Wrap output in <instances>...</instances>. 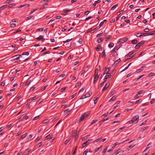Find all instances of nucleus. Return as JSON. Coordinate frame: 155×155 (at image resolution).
<instances>
[{
    "label": "nucleus",
    "instance_id": "1",
    "mask_svg": "<svg viewBox=\"0 0 155 155\" xmlns=\"http://www.w3.org/2000/svg\"><path fill=\"white\" fill-rule=\"evenodd\" d=\"M107 69L104 71V74H106V75H105L104 79H107L108 78H112V75L111 74L109 73L108 72L110 71V67L108 68V71L107 72H106L107 71Z\"/></svg>",
    "mask_w": 155,
    "mask_h": 155
},
{
    "label": "nucleus",
    "instance_id": "2",
    "mask_svg": "<svg viewBox=\"0 0 155 155\" xmlns=\"http://www.w3.org/2000/svg\"><path fill=\"white\" fill-rule=\"evenodd\" d=\"M21 57L22 56L21 55H16L15 56H12L10 57V61L13 62L14 61L18 59Z\"/></svg>",
    "mask_w": 155,
    "mask_h": 155
},
{
    "label": "nucleus",
    "instance_id": "3",
    "mask_svg": "<svg viewBox=\"0 0 155 155\" xmlns=\"http://www.w3.org/2000/svg\"><path fill=\"white\" fill-rule=\"evenodd\" d=\"M136 54V53L135 51H131L130 52H129L128 54H126L125 55V56L126 57H131V58H132L134 56V55ZM131 59V58H129L127 59V60H128Z\"/></svg>",
    "mask_w": 155,
    "mask_h": 155
},
{
    "label": "nucleus",
    "instance_id": "4",
    "mask_svg": "<svg viewBox=\"0 0 155 155\" xmlns=\"http://www.w3.org/2000/svg\"><path fill=\"white\" fill-rule=\"evenodd\" d=\"M10 0H7L5 2V4H8L5 5L0 7V10H1L3 9V8H6L7 7H10Z\"/></svg>",
    "mask_w": 155,
    "mask_h": 155
},
{
    "label": "nucleus",
    "instance_id": "5",
    "mask_svg": "<svg viewBox=\"0 0 155 155\" xmlns=\"http://www.w3.org/2000/svg\"><path fill=\"white\" fill-rule=\"evenodd\" d=\"M144 41H141L139 42L137 45L135 46V48L136 49H137L139 48L142 45L144 44Z\"/></svg>",
    "mask_w": 155,
    "mask_h": 155
},
{
    "label": "nucleus",
    "instance_id": "6",
    "mask_svg": "<svg viewBox=\"0 0 155 155\" xmlns=\"http://www.w3.org/2000/svg\"><path fill=\"white\" fill-rule=\"evenodd\" d=\"M139 116L138 115H136L133 117L132 120L134 123H137L139 120Z\"/></svg>",
    "mask_w": 155,
    "mask_h": 155
},
{
    "label": "nucleus",
    "instance_id": "7",
    "mask_svg": "<svg viewBox=\"0 0 155 155\" xmlns=\"http://www.w3.org/2000/svg\"><path fill=\"white\" fill-rule=\"evenodd\" d=\"M128 39L127 37H125L123 38H120L119 39V41L121 43H124L127 41Z\"/></svg>",
    "mask_w": 155,
    "mask_h": 155
},
{
    "label": "nucleus",
    "instance_id": "8",
    "mask_svg": "<svg viewBox=\"0 0 155 155\" xmlns=\"http://www.w3.org/2000/svg\"><path fill=\"white\" fill-rule=\"evenodd\" d=\"M93 140V139H91L89 140L88 141H87L84 143H83L82 145V147L81 148H83L85 147V146H87L88 144L89 143V141H91Z\"/></svg>",
    "mask_w": 155,
    "mask_h": 155
},
{
    "label": "nucleus",
    "instance_id": "9",
    "mask_svg": "<svg viewBox=\"0 0 155 155\" xmlns=\"http://www.w3.org/2000/svg\"><path fill=\"white\" fill-rule=\"evenodd\" d=\"M110 84L109 83H107L105 85L104 87L102 89V91H104L106 90L108 87L110 85Z\"/></svg>",
    "mask_w": 155,
    "mask_h": 155
},
{
    "label": "nucleus",
    "instance_id": "10",
    "mask_svg": "<svg viewBox=\"0 0 155 155\" xmlns=\"http://www.w3.org/2000/svg\"><path fill=\"white\" fill-rule=\"evenodd\" d=\"M10 84H11L12 85V87H15L17 86L18 84L17 83L15 82V80L13 82H11Z\"/></svg>",
    "mask_w": 155,
    "mask_h": 155
},
{
    "label": "nucleus",
    "instance_id": "11",
    "mask_svg": "<svg viewBox=\"0 0 155 155\" xmlns=\"http://www.w3.org/2000/svg\"><path fill=\"white\" fill-rule=\"evenodd\" d=\"M86 119V118L84 117V116L82 114L80 117L79 119V121L81 122L83 120H85Z\"/></svg>",
    "mask_w": 155,
    "mask_h": 155
},
{
    "label": "nucleus",
    "instance_id": "12",
    "mask_svg": "<svg viewBox=\"0 0 155 155\" xmlns=\"http://www.w3.org/2000/svg\"><path fill=\"white\" fill-rule=\"evenodd\" d=\"M98 78V75L96 76H95V75H94V81H93L94 84L96 83V81H97Z\"/></svg>",
    "mask_w": 155,
    "mask_h": 155
},
{
    "label": "nucleus",
    "instance_id": "13",
    "mask_svg": "<svg viewBox=\"0 0 155 155\" xmlns=\"http://www.w3.org/2000/svg\"><path fill=\"white\" fill-rule=\"evenodd\" d=\"M37 40H41L42 41H44L45 40V39L44 38V36L42 35H40L38 37H37L36 38Z\"/></svg>",
    "mask_w": 155,
    "mask_h": 155
},
{
    "label": "nucleus",
    "instance_id": "14",
    "mask_svg": "<svg viewBox=\"0 0 155 155\" xmlns=\"http://www.w3.org/2000/svg\"><path fill=\"white\" fill-rule=\"evenodd\" d=\"M27 133H25L22 135H21V137L20 138V140H22L24 138L26 137L27 136Z\"/></svg>",
    "mask_w": 155,
    "mask_h": 155
},
{
    "label": "nucleus",
    "instance_id": "15",
    "mask_svg": "<svg viewBox=\"0 0 155 155\" xmlns=\"http://www.w3.org/2000/svg\"><path fill=\"white\" fill-rule=\"evenodd\" d=\"M90 113L88 112H86L83 114L84 117L87 118L90 114Z\"/></svg>",
    "mask_w": 155,
    "mask_h": 155
},
{
    "label": "nucleus",
    "instance_id": "16",
    "mask_svg": "<svg viewBox=\"0 0 155 155\" xmlns=\"http://www.w3.org/2000/svg\"><path fill=\"white\" fill-rule=\"evenodd\" d=\"M136 35L137 37H138L143 36V34L140 33H137L136 34Z\"/></svg>",
    "mask_w": 155,
    "mask_h": 155
},
{
    "label": "nucleus",
    "instance_id": "17",
    "mask_svg": "<svg viewBox=\"0 0 155 155\" xmlns=\"http://www.w3.org/2000/svg\"><path fill=\"white\" fill-rule=\"evenodd\" d=\"M101 48V45H97V47L95 48V49L97 51H99L100 50Z\"/></svg>",
    "mask_w": 155,
    "mask_h": 155
},
{
    "label": "nucleus",
    "instance_id": "18",
    "mask_svg": "<svg viewBox=\"0 0 155 155\" xmlns=\"http://www.w3.org/2000/svg\"><path fill=\"white\" fill-rule=\"evenodd\" d=\"M108 147V146H107L106 147V148H105L103 152H102V155H104L105 154V153L107 150V148Z\"/></svg>",
    "mask_w": 155,
    "mask_h": 155
},
{
    "label": "nucleus",
    "instance_id": "19",
    "mask_svg": "<svg viewBox=\"0 0 155 155\" xmlns=\"http://www.w3.org/2000/svg\"><path fill=\"white\" fill-rule=\"evenodd\" d=\"M118 6L117 4H116L115 5H114V6H113L111 8V10H114Z\"/></svg>",
    "mask_w": 155,
    "mask_h": 155
},
{
    "label": "nucleus",
    "instance_id": "20",
    "mask_svg": "<svg viewBox=\"0 0 155 155\" xmlns=\"http://www.w3.org/2000/svg\"><path fill=\"white\" fill-rule=\"evenodd\" d=\"M98 69H96L95 71V74L94 75L95 76H97L98 75Z\"/></svg>",
    "mask_w": 155,
    "mask_h": 155
},
{
    "label": "nucleus",
    "instance_id": "21",
    "mask_svg": "<svg viewBox=\"0 0 155 155\" xmlns=\"http://www.w3.org/2000/svg\"><path fill=\"white\" fill-rule=\"evenodd\" d=\"M114 46V44L112 42H110L108 45V47L109 48H112Z\"/></svg>",
    "mask_w": 155,
    "mask_h": 155
},
{
    "label": "nucleus",
    "instance_id": "22",
    "mask_svg": "<svg viewBox=\"0 0 155 155\" xmlns=\"http://www.w3.org/2000/svg\"><path fill=\"white\" fill-rule=\"evenodd\" d=\"M116 98V97L115 96H114L112 98H111V99L109 101L111 102V101H113Z\"/></svg>",
    "mask_w": 155,
    "mask_h": 155
},
{
    "label": "nucleus",
    "instance_id": "23",
    "mask_svg": "<svg viewBox=\"0 0 155 155\" xmlns=\"http://www.w3.org/2000/svg\"><path fill=\"white\" fill-rule=\"evenodd\" d=\"M111 37V36L110 35H107L106 37L105 38V40L106 41H107V40L109 39Z\"/></svg>",
    "mask_w": 155,
    "mask_h": 155
},
{
    "label": "nucleus",
    "instance_id": "24",
    "mask_svg": "<svg viewBox=\"0 0 155 155\" xmlns=\"http://www.w3.org/2000/svg\"><path fill=\"white\" fill-rule=\"evenodd\" d=\"M120 61V59L119 58V59L117 60L114 62V64H117Z\"/></svg>",
    "mask_w": 155,
    "mask_h": 155
},
{
    "label": "nucleus",
    "instance_id": "25",
    "mask_svg": "<svg viewBox=\"0 0 155 155\" xmlns=\"http://www.w3.org/2000/svg\"><path fill=\"white\" fill-rule=\"evenodd\" d=\"M71 139L70 138H68L64 141V144H67L70 141Z\"/></svg>",
    "mask_w": 155,
    "mask_h": 155
},
{
    "label": "nucleus",
    "instance_id": "26",
    "mask_svg": "<svg viewBox=\"0 0 155 155\" xmlns=\"http://www.w3.org/2000/svg\"><path fill=\"white\" fill-rule=\"evenodd\" d=\"M131 42L133 44H136L137 43V41L136 39H134Z\"/></svg>",
    "mask_w": 155,
    "mask_h": 155
},
{
    "label": "nucleus",
    "instance_id": "27",
    "mask_svg": "<svg viewBox=\"0 0 155 155\" xmlns=\"http://www.w3.org/2000/svg\"><path fill=\"white\" fill-rule=\"evenodd\" d=\"M98 99L97 97H96L94 98V103L95 104H96L97 102V99Z\"/></svg>",
    "mask_w": 155,
    "mask_h": 155
},
{
    "label": "nucleus",
    "instance_id": "28",
    "mask_svg": "<svg viewBox=\"0 0 155 155\" xmlns=\"http://www.w3.org/2000/svg\"><path fill=\"white\" fill-rule=\"evenodd\" d=\"M50 52L49 51H47L46 52H45L43 53L42 54H41V56H43L45 55L46 54H50Z\"/></svg>",
    "mask_w": 155,
    "mask_h": 155
},
{
    "label": "nucleus",
    "instance_id": "29",
    "mask_svg": "<svg viewBox=\"0 0 155 155\" xmlns=\"http://www.w3.org/2000/svg\"><path fill=\"white\" fill-rule=\"evenodd\" d=\"M103 40V38H98L97 41L98 43H100Z\"/></svg>",
    "mask_w": 155,
    "mask_h": 155
},
{
    "label": "nucleus",
    "instance_id": "30",
    "mask_svg": "<svg viewBox=\"0 0 155 155\" xmlns=\"http://www.w3.org/2000/svg\"><path fill=\"white\" fill-rule=\"evenodd\" d=\"M101 55L102 56V57H105L106 56V54H105V52L104 50L103 51V52L102 53V54H101Z\"/></svg>",
    "mask_w": 155,
    "mask_h": 155
},
{
    "label": "nucleus",
    "instance_id": "31",
    "mask_svg": "<svg viewBox=\"0 0 155 155\" xmlns=\"http://www.w3.org/2000/svg\"><path fill=\"white\" fill-rule=\"evenodd\" d=\"M16 25L15 23L11 24L10 23V27L14 28L16 26Z\"/></svg>",
    "mask_w": 155,
    "mask_h": 155
},
{
    "label": "nucleus",
    "instance_id": "32",
    "mask_svg": "<svg viewBox=\"0 0 155 155\" xmlns=\"http://www.w3.org/2000/svg\"><path fill=\"white\" fill-rule=\"evenodd\" d=\"M72 40V38L71 39H68L66 40V41H63V43H66L67 42H68Z\"/></svg>",
    "mask_w": 155,
    "mask_h": 155
},
{
    "label": "nucleus",
    "instance_id": "33",
    "mask_svg": "<svg viewBox=\"0 0 155 155\" xmlns=\"http://www.w3.org/2000/svg\"><path fill=\"white\" fill-rule=\"evenodd\" d=\"M148 128V126H146L144 127H143L141 129V131H143L144 130H145L147 129V128Z\"/></svg>",
    "mask_w": 155,
    "mask_h": 155
},
{
    "label": "nucleus",
    "instance_id": "34",
    "mask_svg": "<svg viewBox=\"0 0 155 155\" xmlns=\"http://www.w3.org/2000/svg\"><path fill=\"white\" fill-rule=\"evenodd\" d=\"M142 100H141L140 99L136 101V102H135V104H138L140 103H141L142 102Z\"/></svg>",
    "mask_w": 155,
    "mask_h": 155
},
{
    "label": "nucleus",
    "instance_id": "35",
    "mask_svg": "<svg viewBox=\"0 0 155 155\" xmlns=\"http://www.w3.org/2000/svg\"><path fill=\"white\" fill-rule=\"evenodd\" d=\"M155 74L154 73L151 72L149 74L148 76V77H150L151 76H153Z\"/></svg>",
    "mask_w": 155,
    "mask_h": 155
},
{
    "label": "nucleus",
    "instance_id": "36",
    "mask_svg": "<svg viewBox=\"0 0 155 155\" xmlns=\"http://www.w3.org/2000/svg\"><path fill=\"white\" fill-rule=\"evenodd\" d=\"M93 31V30H92V28H90V29H88L87 31V32L88 33V32H91V33H93L94 32V31L92 32Z\"/></svg>",
    "mask_w": 155,
    "mask_h": 155
},
{
    "label": "nucleus",
    "instance_id": "37",
    "mask_svg": "<svg viewBox=\"0 0 155 155\" xmlns=\"http://www.w3.org/2000/svg\"><path fill=\"white\" fill-rule=\"evenodd\" d=\"M120 149H118L114 153V154L115 155H117L119 153H120Z\"/></svg>",
    "mask_w": 155,
    "mask_h": 155
},
{
    "label": "nucleus",
    "instance_id": "38",
    "mask_svg": "<svg viewBox=\"0 0 155 155\" xmlns=\"http://www.w3.org/2000/svg\"><path fill=\"white\" fill-rule=\"evenodd\" d=\"M45 5H47V4H45V5L41 6L40 7V9H43L45 8H46V7H45Z\"/></svg>",
    "mask_w": 155,
    "mask_h": 155
},
{
    "label": "nucleus",
    "instance_id": "39",
    "mask_svg": "<svg viewBox=\"0 0 155 155\" xmlns=\"http://www.w3.org/2000/svg\"><path fill=\"white\" fill-rule=\"evenodd\" d=\"M97 121V120H94L92 121L91 124V125H92V124L96 123Z\"/></svg>",
    "mask_w": 155,
    "mask_h": 155
},
{
    "label": "nucleus",
    "instance_id": "40",
    "mask_svg": "<svg viewBox=\"0 0 155 155\" xmlns=\"http://www.w3.org/2000/svg\"><path fill=\"white\" fill-rule=\"evenodd\" d=\"M48 121H49V120H44L42 122V123L43 124H46V123H48Z\"/></svg>",
    "mask_w": 155,
    "mask_h": 155
},
{
    "label": "nucleus",
    "instance_id": "41",
    "mask_svg": "<svg viewBox=\"0 0 155 155\" xmlns=\"http://www.w3.org/2000/svg\"><path fill=\"white\" fill-rule=\"evenodd\" d=\"M105 81V80L103 82H102L101 84H100L99 85V87H102L104 85V82Z\"/></svg>",
    "mask_w": 155,
    "mask_h": 155
},
{
    "label": "nucleus",
    "instance_id": "42",
    "mask_svg": "<svg viewBox=\"0 0 155 155\" xmlns=\"http://www.w3.org/2000/svg\"><path fill=\"white\" fill-rule=\"evenodd\" d=\"M155 33V31H153L151 32L148 33V35H153Z\"/></svg>",
    "mask_w": 155,
    "mask_h": 155
},
{
    "label": "nucleus",
    "instance_id": "43",
    "mask_svg": "<svg viewBox=\"0 0 155 155\" xmlns=\"http://www.w3.org/2000/svg\"><path fill=\"white\" fill-rule=\"evenodd\" d=\"M83 40L81 38H79V40L78 41V42L79 44H81Z\"/></svg>",
    "mask_w": 155,
    "mask_h": 155
},
{
    "label": "nucleus",
    "instance_id": "44",
    "mask_svg": "<svg viewBox=\"0 0 155 155\" xmlns=\"http://www.w3.org/2000/svg\"><path fill=\"white\" fill-rule=\"evenodd\" d=\"M29 54V53L28 52H24L22 54V55H28Z\"/></svg>",
    "mask_w": 155,
    "mask_h": 155
},
{
    "label": "nucleus",
    "instance_id": "45",
    "mask_svg": "<svg viewBox=\"0 0 155 155\" xmlns=\"http://www.w3.org/2000/svg\"><path fill=\"white\" fill-rule=\"evenodd\" d=\"M39 118V116H36V117H34V118L33 119V120H37V119H38Z\"/></svg>",
    "mask_w": 155,
    "mask_h": 155
},
{
    "label": "nucleus",
    "instance_id": "46",
    "mask_svg": "<svg viewBox=\"0 0 155 155\" xmlns=\"http://www.w3.org/2000/svg\"><path fill=\"white\" fill-rule=\"evenodd\" d=\"M43 31V28H38L37 30V31Z\"/></svg>",
    "mask_w": 155,
    "mask_h": 155
},
{
    "label": "nucleus",
    "instance_id": "47",
    "mask_svg": "<svg viewBox=\"0 0 155 155\" xmlns=\"http://www.w3.org/2000/svg\"><path fill=\"white\" fill-rule=\"evenodd\" d=\"M50 134H49L46 136V137H45V139L46 140H48L49 139H50Z\"/></svg>",
    "mask_w": 155,
    "mask_h": 155
},
{
    "label": "nucleus",
    "instance_id": "48",
    "mask_svg": "<svg viewBox=\"0 0 155 155\" xmlns=\"http://www.w3.org/2000/svg\"><path fill=\"white\" fill-rule=\"evenodd\" d=\"M5 81H2L1 83V86H4L5 85Z\"/></svg>",
    "mask_w": 155,
    "mask_h": 155
},
{
    "label": "nucleus",
    "instance_id": "49",
    "mask_svg": "<svg viewBox=\"0 0 155 155\" xmlns=\"http://www.w3.org/2000/svg\"><path fill=\"white\" fill-rule=\"evenodd\" d=\"M24 117V116L23 115L21 117L19 118L18 120L19 121L21 120Z\"/></svg>",
    "mask_w": 155,
    "mask_h": 155
},
{
    "label": "nucleus",
    "instance_id": "50",
    "mask_svg": "<svg viewBox=\"0 0 155 155\" xmlns=\"http://www.w3.org/2000/svg\"><path fill=\"white\" fill-rule=\"evenodd\" d=\"M87 150L88 149H87L84 152L83 155H87L88 152Z\"/></svg>",
    "mask_w": 155,
    "mask_h": 155
},
{
    "label": "nucleus",
    "instance_id": "51",
    "mask_svg": "<svg viewBox=\"0 0 155 155\" xmlns=\"http://www.w3.org/2000/svg\"><path fill=\"white\" fill-rule=\"evenodd\" d=\"M66 89V87H64L61 89V92H63Z\"/></svg>",
    "mask_w": 155,
    "mask_h": 155
},
{
    "label": "nucleus",
    "instance_id": "52",
    "mask_svg": "<svg viewBox=\"0 0 155 155\" xmlns=\"http://www.w3.org/2000/svg\"><path fill=\"white\" fill-rule=\"evenodd\" d=\"M118 49H117V48H114L112 51L113 52H115Z\"/></svg>",
    "mask_w": 155,
    "mask_h": 155
},
{
    "label": "nucleus",
    "instance_id": "53",
    "mask_svg": "<svg viewBox=\"0 0 155 155\" xmlns=\"http://www.w3.org/2000/svg\"><path fill=\"white\" fill-rule=\"evenodd\" d=\"M140 97V96L139 95V94H137L135 97V99L138 98Z\"/></svg>",
    "mask_w": 155,
    "mask_h": 155
},
{
    "label": "nucleus",
    "instance_id": "54",
    "mask_svg": "<svg viewBox=\"0 0 155 155\" xmlns=\"http://www.w3.org/2000/svg\"><path fill=\"white\" fill-rule=\"evenodd\" d=\"M90 12V11H86L84 13V15H87Z\"/></svg>",
    "mask_w": 155,
    "mask_h": 155
},
{
    "label": "nucleus",
    "instance_id": "55",
    "mask_svg": "<svg viewBox=\"0 0 155 155\" xmlns=\"http://www.w3.org/2000/svg\"><path fill=\"white\" fill-rule=\"evenodd\" d=\"M18 49V48H13L12 49V51H11L12 52H13L14 51H15L17 49Z\"/></svg>",
    "mask_w": 155,
    "mask_h": 155
},
{
    "label": "nucleus",
    "instance_id": "56",
    "mask_svg": "<svg viewBox=\"0 0 155 155\" xmlns=\"http://www.w3.org/2000/svg\"><path fill=\"white\" fill-rule=\"evenodd\" d=\"M109 119V117H107V118H106V119H103L102 120V121H101L104 122L105 121H106V120H108Z\"/></svg>",
    "mask_w": 155,
    "mask_h": 155
},
{
    "label": "nucleus",
    "instance_id": "57",
    "mask_svg": "<svg viewBox=\"0 0 155 155\" xmlns=\"http://www.w3.org/2000/svg\"><path fill=\"white\" fill-rule=\"evenodd\" d=\"M149 31V28H146L144 30V31L145 32H148Z\"/></svg>",
    "mask_w": 155,
    "mask_h": 155
},
{
    "label": "nucleus",
    "instance_id": "58",
    "mask_svg": "<svg viewBox=\"0 0 155 155\" xmlns=\"http://www.w3.org/2000/svg\"><path fill=\"white\" fill-rule=\"evenodd\" d=\"M92 18V17L91 16H89L88 17L86 18L85 19V20L86 21H87L89 19H91V18Z\"/></svg>",
    "mask_w": 155,
    "mask_h": 155
},
{
    "label": "nucleus",
    "instance_id": "59",
    "mask_svg": "<svg viewBox=\"0 0 155 155\" xmlns=\"http://www.w3.org/2000/svg\"><path fill=\"white\" fill-rule=\"evenodd\" d=\"M65 76V74H62L61 75H60L59 77H60V78H63Z\"/></svg>",
    "mask_w": 155,
    "mask_h": 155
},
{
    "label": "nucleus",
    "instance_id": "60",
    "mask_svg": "<svg viewBox=\"0 0 155 155\" xmlns=\"http://www.w3.org/2000/svg\"><path fill=\"white\" fill-rule=\"evenodd\" d=\"M100 27L98 28V27H97L95 28L93 30V31H96V30H97L100 28Z\"/></svg>",
    "mask_w": 155,
    "mask_h": 155
},
{
    "label": "nucleus",
    "instance_id": "61",
    "mask_svg": "<svg viewBox=\"0 0 155 155\" xmlns=\"http://www.w3.org/2000/svg\"><path fill=\"white\" fill-rule=\"evenodd\" d=\"M90 96V94L89 93H87L85 94V97H88Z\"/></svg>",
    "mask_w": 155,
    "mask_h": 155
},
{
    "label": "nucleus",
    "instance_id": "62",
    "mask_svg": "<svg viewBox=\"0 0 155 155\" xmlns=\"http://www.w3.org/2000/svg\"><path fill=\"white\" fill-rule=\"evenodd\" d=\"M141 71V70L140 69H138L135 71V73L136 74L137 73L139 72H140Z\"/></svg>",
    "mask_w": 155,
    "mask_h": 155
},
{
    "label": "nucleus",
    "instance_id": "63",
    "mask_svg": "<svg viewBox=\"0 0 155 155\" xmlns=\"http://www.w3.org/2000/svg\"><path fill=\"white\" fill-rule=\"evenodd\" d=\"M155 102V101L154 100H152L150 101V103L151 104H153Z\"/></svg>",
    "mask_w": 155,
    "mask_h": 155
},
{
    "label": "nucleus",
    "instance_id": "64",
    "mask_svg": "<svg viewBox=\"0 0 155 155\" xmlns=\"http://www.w3.org/2000/svg\"><path fill=\"white\" fill-rule=\"evenodd\" d=\"M104 23V21H102V22H101L99 24L100 27H101L103 25Z\"/></svg>",
    "mask_w": 155,
    "mask_h": 155
}]
</instances>
